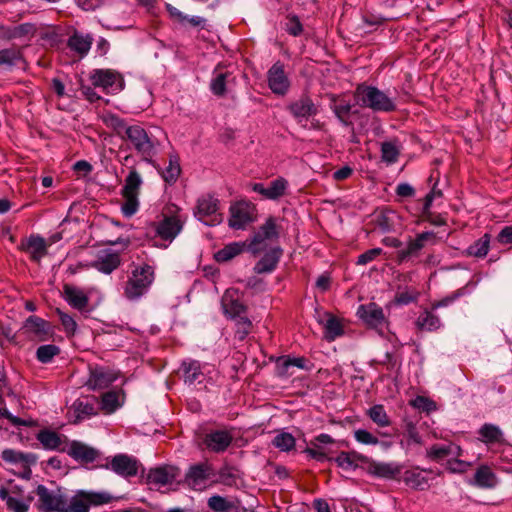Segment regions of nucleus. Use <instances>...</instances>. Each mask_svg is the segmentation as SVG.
<instances>
[{
	"label": "nucleus",
	"mask_w": 512,
	"mask_h": 512,
	"mask_svg": "<svg viewBox=\"0 0 512 512\" xmlns=\"http://www.w3.org/2000/svg\"><path fill=\"white\" fill-rule=\"evenodd\" d=\"M154 281V269L148 264L132 270L123 284V295L130 301H136L144 296Z\"/></svg>",
	"instance_id": "nucleus-1"
},
{
	"label": "nucleus",
	"mask_w": 512,
	"mask_h": 512,
	"mask_svg": "<svg viewBox=\"0 0 512 512\" xmlns=\"http://www.w3.org/2000/svg\"><path fill=\"white\" fill-rule=\"evenodd\" d=\"M356 104L377 112H392L396 109L393 100L374 86L359 84L354 91Z\"/></svg>",
	"instance_id": "nucleus-2"
},
{
	"label": "nucleus",
	"mask_w": 512,
	"mask_h": 512,
	"mask_svg": "<svg viewBox=\"0 0 512 512\" xmlns=\"http://www.w3.org/2000/svg\"><path fill=\"white\" fill-rule=\"evenodd\" d=\"M219 206V200L213 195H202L197 200L194 216L205 225H219L223 221V215L220 212Z\"/></svg>",
	"instance_id": "nucleus-3"
},
{
	"label": "nucleus",
	"mask_w": 512,
	"mask_h": 512,
	"mask_svg": "<svg viewBox=\"0 0 512 512\" xmlns=\"http://www.w3.org/2000/svg\"><path fill=\"white\" fill-rule=\"evenodd\" d=\"M123 139L131 143L132 147L142 155L143 160L151 163V158L155 152V145L142 126L130 125L126 129Z\"/></svg>",
	"instance_id": "nucleus-4"
},
{
	"label": "nucleus",
	"mask_w": 512,
	"mask_h": 512,
	"mask_svg": "<svg viewBox=\"0 0 512 512\" xmlns=\"http://www.w3.org/2000/svg\"><path fill=\"white\" fill-rule=\"evenodd\" d=\"M112 496L106 492L79 491L66 504V512H89L91 506L107 504Z\"/></svg>",
	"instance_id": "nucleus-5"
},
{
	"label": "nucleus",
	"mask_w": 512,
	"mask_h": 512,
	"mask_svg": "<svg viewBox=\"0 0 512 512\" xmlns=\"http://www.w3.org/2000/svg\"><path fill=\"white\" fill-rule=\"evenodd\" d=\"M89 80L94 87L110 94H116L124 88L122 75L112 69H94L89 75Z\"/></svg>",
	"instance_id": "nucleus-6"
},
{
	"label": "nucleus",
	"mask_w": 512,
	"mask_h": 512,
	"mask_svg": "<svg viewBox=\"0 0 512 512\" xmlns=\"http://www.w3.org/2000/svg\"><path fill=\"white\" fill-rule=\"evenodd\" d=\"M436 235L434 232L426 231L416 235L415 238H409L404 248L399 249L395 255V261L398 264L405 263L413 258L420 256L421 250L427 242L434 243Z\"/></svg>",
	"instance_id": "nucleus-7"
},
{
	"label": "nucleus",
	"mask_w": 512,
	"mask_h": 512,
	"mask_svg": "<svg viewBox=\"0 0 512 512\" xmlns=\"http://www.w3.org/2000/svg\"><path fill=\"white\" fill-rule=\"evenodd\" d=\"M106 468L123 478L134 477L140 469H143L142 464L135 457L127 454L115 455Z\"/></svg>",
	"instance_id": "nucleus-8"
},
{
	"label": "nucleus",
	"mask_w": 512,
	"mask_h": 512,
	"mask_svg": "<svg viewBox=\"0 0 512 512\" xmlns=\"http://www.w3.org/2000/svg\"><path fill=\"white\" fill-rule=\"evenodd\" d=\"M214 474L213 467L208 462L192 465L185 476V481L194 490L202 491L208 486V481Z\"/></svg>",
	"instance_id": "nucleus-9"
},
{
	"label": "nucleus",
	"mask_w": 512,
	"mask_h": 512,
	"mask_svg": "<svg viewBox=\"0 0 512 512\" xmlns=\"http://www.w3.org/2000/svg\"><path fill=\"white\" fill-rule=\"evenodd\" d=\"M229 226L233 229H244L254 221L255 208L248 202L240 201L230 206Z\"/></svg>",
	"instance_id": "nucleus-10"
},
{
	"label": "nucleus",
	"mask_w": 512,
	"mask_h": 512,
	"mask_svg": "<svg viewBox=\"0 0 512 512\" xmlns=\"http://www.w3.org/2000/svg\"><path fill=\"white\" fill-rule=\"evenodd\" d=\"M70 411L69 423L78 424L87 418L97 415V400L93 396L78 398L73 402Z\"/></svg>",
	"instance_id": "nucleus-11"
},
{
	"label": "nucleus",
	"mask_w": 512,
	"mask_h": 512,
	"mask_svg": "<svg viewBox=\"0 0 512 512\" xmlns=\"http://www.w3.org/2000/svg\"><path fill=\"white\" fill-rule=\"evenodd\" d=\"M93 288H80L74 285H66V302L82 314L91 311L89 301Z\"/></svg>",
	"instance_id": "nucleus-12"
},
{
	"label": "nucleus",
	"mask_w": 512,
	"mask_h": 512,
	"mask_svg": "<svg viewBox=\"0 0 512 512\" xmlns=\"http://www.w3.org/2000/svg\"><path fill=\"white\" fill-rule=\"evenodd\" d=\"M176 212L170 216H164L163 220L160 221L156 228V233L163 240L172 241L182 230L185 218Z\"/></svg>",
	"instance_id": "nucleus-13"
},
{
	"label": "nucleus",
	"mask_w": 512,
	"mask_h": 512,
	"mask_svg": "<svg viewBox=\"0 0 512 512\" xmlns=\"http://www.w3.org/2000/svg\"><path fill=\"white\" fill-rule=\"evenodd\" d=\"M268 86L274 94L285 95L290 87V81L285 73L284 65L277 61L267 73Z\"/></svg>",
	"instance_id": "nucleus-14"
},
{
	"label": "nucleus",
	"mask_w": 512,
	"mask_h": 512,
	"mask_svg": "<svg viewBox=\"0 0 512 512\" xmlns=\"http://www.w3.org/2000/svg\"><path fill=\"white\" fill-rule=\"evenodd\" d=\"M358 316L370 327L382 329L387 324L382 307L374 302L360 305L357 311Z\"/></svg>",
	"instance_id": "nucleus-15"
},
{
	"label": "nucleus",
	"mask_w": 512,
	"mask_h": 512,
	"mask_svg": "<svg viewBox=\"0 0 512 512\" xmlns=\"http://www.w3.org/2000/svg\"><path fill=\"white\" fill-rule=\"evenodd\" d=\"M287 109L298 123L306 122L318 113L316 105L308 95H302L299 99L291 102Z\"/></svg>",
	"instance_id": "nucleus-16"
},
{
	"label": "nucleus",
	"mask_w": 512,
	"mask_h": 512,
	"mask_svg": "<svg viewBox=\"0 0 512 512\" xmlns=\"http://www.w3.org/2000/svg\"><path fill=\"white\" fill-rule=\"evenodd\" d=\"M221 306L223 313L231 319L240 317L246 312V306L240 301L236 289H227L224 292L221 298Z\"/></svg>",
	"instance_id": "nucleus-17"
},
{
	"label": "nucleus",
	"mask_w": 512,
	"mask_h": 512,
	"mask_svg": "<svg viewBox=\"0 0 512 512\" xmlns=\"http://www.w3.org/2000/svg\"><path fill=\"white\" fill-rule=\"evenodd\" d=\"M179 475V469L171 465H163L152 468L147 474V482L150 485L162 487L172 484Z\"/></svg>",
	"instance_id": "nucleus-18"
},
{
	"label": "nucleus",
	"mask_w": 512,
	"mask_h": 512,
	"mask_svg": "<svg viewBox=\"0 0 512 512\" xmlns=\"http://www.w3.org/2000/svg\"><path fill=\"white\" fill-rule=\"evenodd\" d=\"M23 330L31 339L45 341L50 335V323L38 316H29L24 322Z\"/></svg>",
	"instance_id": "nucleus-19"
},
{
	"label": "nucleus",
	"mask_w": 512,
	"mask_h": 512,
	"mask_svg": "<svg viewBox=\"0 0 512 512\" xmlns=\"http://www.w3.org/2000/svg\"><path fill=\"white\" fill-rule=\"evenodd\" d=\"M232 441V434L226 430L211 431L203 439L206 448L215 453L224 452L231 445Z\"/></svg>",
	"instance_id": "nucleus-20"
},
{
	"label": "nucleus",
	"mask_w": 512,
	"mask_h": 512,
	"mask_svg": "<svg viewBox=\"0 0 512 512\" xmlns=\"http://www.w3.org/2000/svg\"><path fill=\"white\" fill-rule=\"evenodd\" d=\"M92 41L93 39L89 35L74 31L66 43V46L75 53L70 62H77L84 58L91 48Z\"/></svg>",
	"instance_id": "nucleus-21"
},
{
	"label": "nucleus",
	"mask_w": 512,
	"mask_h": 512,
	"mask_svg": "<svg viewBox=\"0 0 512 512\" xmlns=\"http://www.w3.org/2000/svg\"><path fill=\"white\" fill-rule=\"evenodd\" d=\"M67 454L81 464L92 463L99 456L98 450L80 441H72Z\"/></svg>",
	"instance_id": "nucleus-22"
},
{
	"label": "nucleus",
	"mask_w": 512,
	"mask_h": 512,
	"mask_svg": "<svg viewBox=\"0 0 512 512\" xmlns=\"http://www.w3.org/2000/svg\"><path fill=\"white\" fill-rule=\"evenodd\" d=\"M279 237V231L276 225V220L270 217L266 222L260 226L258 232L254 235L249 248L253 253H257L259 244L266 240H275Z\"/></svg>",
	"instance_id": "nucleus-23"
},
{
	"label": "nucleus",
	"mask_w": 512,
	"mask_h": 512,
	"mask_svg": "<svg viewBox=\"0 0 512 512\" xmlns=\"http://www.w3.org/2000/svg\"><path fill=\"white\" fill-rule=\"evenodd\" d=\"M121 264L120 254L111 250H102L91 266L104 274H110Z\"/></svg>",
	"instance_id": "nucleus-24"
},
{
	"label": "nucleus",
	"mask_w": 512,
	"mask_h": 512,
	"mask_svg": "<svg viewBox=\"0 0 512 512\" xmlns=\"http://www.w3.org/2000/svg\"><path fill=\"white\" fill-rule=\"evenodd\" d=\"M36 495L38 496L40 510L44 512H64V509L61 508L63 504L61 498L56 496L52 491H49L44 485H38Z\"/></svg>",
	"instance_id": "nucleus-25"
},
{
	"label": "nucleus",
	"mask_w": 512,
	"mask_h": 512,
	"mask_svg": "<svg viewBox=\"0 0 512 512\" xmlns=\"http://www.w3.org/2000/svg\"><path fill=\"white\" fill-rule=\"evenodd\" d=\"M21 249L30 255V259L39 262L47 252V242L39 235H31L21 243Z\"/></svg>",
	"instance_id": "nucleus-26"
},
{
	"label": "nucleus",
	"mask_w": 512,
	"mask_h": 512,
	"mask_svg": "<svg viewBox=\"0 0 512 512\" xmlns=\"http://www.w3.org/2000/svg\"><path fill=\"white\" fill-rule=\"evenodd\" d=\"M432 470H422L419 468H413L406 470L402 475L403 482L410 488L416 490H425L429 487V474H432Z\"/></svg>",
	"instance_id": "nucleus-27"
},
{
	"label": "nucleus",
	"mask_w": 512,
	"mask_h": 512,
	"mask_svg": "<svg viewBox=\"0 0 512 512\" xmlns=\"http://www.w3.org/2000/svg\"><path fill=\"white\" fill-rule=\"evenodd\" d=\"M462 448L455 443L434 444L426 451V456L436 462H440L447 457H461Z\"/></svg>",
	"instance_id": "nucleus-28"
},
{
	"label": "nucleus",
	"mask_w": 512,
	"mask_h": 512,
	"mask_svg": "<svg viewBox=\"0 0 512 512\" xmlns=\"http://www.w3.org/2000/svg\"><path fill=\"white\" fill-rule=\"evenodd\" d=\"M115 380L116 376L112 371L102 367H96L90 371L87 385L94 390L103 389L108 387Z\"/></svg>",
	"instance_id": "nucleus-29"
},
{
	"label": "nucleus",
	"mask_w": 512,
	"mask_h": 512,
	"mask_svg": "<svg viewBox=\"0 0 512 512\" xmlns=\"http://www.w3.org/2000/svg\"><path fill=\"white\" fill-rule=\"evenodd\" d=\"M366 463L367 473L375 477L393 479L400 473V469L391 463L377 462L369 458Z\"/></svg>",
	"instance_id": "nucleus-30"
},
{
	"label": "nucleus",
	"mask_w": 512,
	"mask_h": 512,
	"mask_svg": "<svg viewBox=\"0 0 512 512\" xmlns=\"http://www.w3.org/2000/svg\"><path fill=\"white\" fill-rule=\"evenodd\" d=\"M185 383L190 385L202 383L204 380V372L201 363L197 360L183 361L181 365Z\"/></svg>",
	"instance_id": "nucleus-31"
},
{
	"label": "nucleus",
	"mask_w": 512,
	"mask_h": 512,
	"mask_svg": "<svg viewBox=\"0 0 512 512\" xmlns=\"http://www.w3.org/2000/svg\"><path fill=\"white\" fill-rule=\"evenodd\" d=\"M326 320H319L324 328V338L328 342H332L344 334V326L340 319L330 313H325Z\"/></svg>",
	"instance_id": "nucleus-32"
},
{
	"label": "nucleus",
	"mask_w": 512,
	"mask_h": 512,
	"mask_svg": "<svg viewBox=\"0 0 512 512\" xmlns=\"http://www.w3.org/2000/svg\"><path fill=\"white\" fill-rule=\"evenodd\" d=\"M333 460L338 465V467L349 471L357 469L359 462H368V457L356 451H341Z\"/></svg>",
	"instance_id": "nucleus-33"
},
{
	"label": "nucleus",
	"mask_w": 512,
	"mask_h": 512,
	"mask_svg": "<svg viewBox=\"0 0 512 512\" xmlns=\"http://www.w3.org/2000/svg\"><path fill=\"white\" fill-rule=\"evenodd\" d=\"M282 256V249L279 247L271 249L256 263L254 271L258 274L270 273L277 267Z\"/></svg>",
	"instance_id": "nucleus-34"
},
{
	"label": "nucleus",
	"mask_w": 512,
	"mask_h": 512,
	"mask_svg": "<svg viewBox=\"0 0 512 512\" xmlns=\"http://www.w3.org/2000/svg\"><path fill=\"white\" fill-rule=\"evenodd\" d=\"M306 363L307 360L304 357L292 358L290 356H281L276 360L277 375L282 378L289 377L292 375L290 372L291 367L307 369Z\"/></svg>",
	"instance_id": "nucleus-35"
},
{
	"label": "nucleus",
	"mask_w": 512,
	"mask_h": 512,
	"mask_svg": "<svg viewBox=\"0 0 512 512\" xmlns=\"http://www.w3.org/2000/svg\"><path fill=\"white\" fill-rule=\"evenodd\" d=\"M331 108L335 113L336 117L340 120L344 125H348L350 114L352 111V105L349 101L345 100L342 97L331 95Z\"/></svg>",
	"instance_id": "nucleus-36"
},
{
	"label": "nucleus",
	"mask_w": 512,
	"mask_h": 512,
	"mask_svg": "<svg viewBox=\"0 0 512 512\" xmlns=\"http://www.w3.org/2000/svg\"><path fill=\"white\" fill-rule=\"evenodd\" d=\"M415 323L418 329L429 332L436 331L442 326L439 316L428 310L422 312Z\"/></svg>",
	"instance_id": "nucleus-37"
},
{
	"label": "nucleus",
	"mask_w": 512,
	"mask_h": 512,
	"mask_svg": "<svg viewBox=\"0 0 512 512\" xmlns=\"http://www.w3.org/2000/svg\"><path fill=\"white\" fill-rule=\"evenodd\" d=\"M473 483L481 488H493L497 483V478L489 466L481 465L476 470Z\"/></svg>",
	"instance_id": "nucleus-38"
},
{
	"label": "nucleus",
	"mask_w": 512,
	"mask_h": 512,
	"mask_svg": "<svg viewBox=\"0 0 512 512\" xmlns=\"http://www.w3.org/2000/svg\"><path fill=\"white\" fill-rule=\"evenodd\" d=\"M23 60V54L19 47L12 46L0 50V67L11 68Z\"/></svg>",
	"instance_id": "nucleus-39"
},
{
	"label": "nucleus",
	"mask_w": 512,
	"mask_h": 512,
	"mask_svg": "<svg viewBox=\"0 0 512 512\" xmlns=\"http://www.w3.org/2000/svg\"><path fill=\"white\" fill-rule=\"evenodd\" d=\"M100 119L108 128H111L119 137L124 138L126 129L129 128L124 119L120 118L118 115L111 112L103 113L100 116Z\"/></svg>",
	"instance_id": "nucleus-40"
},
{
	"label": "nucleus",
	"mask_w": 512,
	"mask_h": 512,
	"mask_svg": "<svg viewBox=\"0 0 512 512\" xmlns=\"http://www.w3.org/2000/svg\"><path fill=\"white\" fill-rule=\"evenodd\" d=\"M272 445L282 452H290L295 449L296 439L291 433L281 430L273 438Z\"/></svg>",
	"instance_id": "nucleus-41"
},
{
	"label": "nucleus",
	"mask_w": 512,
	"mask_h": 512,
	"mask_svg": "<svg viewBox=\"0 0 512 512\" xmlns=\"http://www.w3.org/2000/svg\"><path fill=\"white\" fill-rule=\"evenodd\" d=\"M367 416L380 428H385L391 425V420L381 404H376L367 410Z\"/></svg>",
	"instance_id": "nucleus-42"
},
{
	"label": "nucleus",
	"mask_w": 512,
	"mask_h": 512,
	"mask_svg": "<svg viewBox=\"0 0 512 512\" xmlns=\"http://www.w3.org/2000/svg\"><path fill=\"white\" fill-rule=\"evenodd\" d=\"M181 173L179 158L176 155L169 157L168 166L162 170L161 175L164 181L170 185L174 184Z\"/></svg>",
	"instance_id": "nucleus-43"
},
{
	"label": "nucleus",
	"mask_w": 512,
	"mask_h": 512,
	"mask_svg": "<svg viewBox=\"0 0 512 512\" xmlns=\"http://www.w3.org/2000/svg\"><path fill=\"white\" fill-rule=\"evenodd\" d=\"M142 185V178L136 169H131L125 179V184L122 189V195H136L138 196L139 189Z\"/></svg>",
	"instance_id": "nucleus-44"
},
{
	"label": "nucleus",
	"mask_w": 512,
	"mask_h": 512,
	"mask_svg": "<svg viewBox=\"0 0 512 512\" xmlns=\"http://www.w3.org/2000/svg\"><path fill=\"white\" fill-rule=\"evenodd\" d=\"M244 246V243H230L215 254V259L217 262H227L242 253Z\"/></svg>",
	"instance_id": "nucleus-45"
},
{
	"label": "nucleus",
	"mask_w": 512,
	"mask_h": 512,
	"mask_svg": "<svg viewBox=\"0 0 512 512\" xmlns=\"http://www.w3.org/2000/svg\"><path fill=\"white\" fill-rule=\"evenodd\" d=\"M490 247V235L484 234L481 238L476 240L472 245H470L467 249V254L469 256H474L478 258H483L487 255Z\"/></svg>",
	"instance_id": "nucleus-46"
},
{
	"label": "nucleus",
	"mask_w": 512,
	"mask_h": 512,
	"mask_svg": "<svg viewBox=\"0 0 512 512\" xmlns=\"http://www.w3.org/2000/svg\"><path fill=\"white\" fill-rule=\"evenodd\" d=\"M36 438L45 449H56L61 444L59 435L48 429L39 431Z\"/></svg>",
	"instance_id": "nucleus-47"
},
{
	"label": "nucleus",
	"mask_w": 512,
	"mask_h": 512,
	"mask_svg": "<svg viewBox=\"0 0 512 512\" xmlns=\"http://www.w3.org/2000/svg\"><path fill=\"white\" fill-rule=\"evenodd\" d=\"M479 435L485 443L500 442L503 436L499 427L493 424H484L479 430Z\"/></svg>",
	"instance_id": "nucleus-48"
},
{
	"label": "nucleus",
	"mask_w": 512,
	"mask_h": 512,
	"mask_svg": "<svg viewBox=\"0 0 512 512\" xmlns=\"http://www.w3.org/2000/svg\"><path fill=\"white\" fill-rule=\"evenodd\" d=\"M288 187V181L283 177H278L270 182L267 187V199L277 200L282 197Z\"/></svg>",
	"instance_id": "nucleus-49"
},
{
	"label": "nucleus",
	"mask_w": 512,
	"mask_h": 512,
	"mask_svg": "<svg viewBox=\"0 0 512 512\" xmlns=\"http://www.w3.org/2000/svg\"><path fill=\"white\" fill-rule=\"evenodd\" d=\"M101 410L105 414H111L115 412L119 407V395L114 391L106 392L101 397Z\"/></svg>",
	"instance_id": "nucleus-50"
},
{
	"label": "nucleus",
	"mask_w": 512,
	"mask_h": 512,
	"mask_svg": "<svg viewBox=\"0 0 512 512\" xmlns=\"http://www.w3.org/2000/svg\"><path fill=\"white\" fill-rule=\"evenodd\" d=\"M61 349L53 344L41 345L37 348L36 358L39 362L50 363L54 356L60 354Z\"/></svg>",
	"instance_id": "nucleus-51"
},
{
	"label": "nucleus",
	"mask_w": 512,
	"mask_h": 512,
	"mask_svg": "<svg viewBox=\"0 0 512 512\" xmlns=\"http://www.w3.org/2000/svg\"><path fill=\"white\" fill-rule=\"evenodd\" d=\"M231 77V73H215L210 83V89L216 96H223L226 93L227 79Z\"/></svg>",
	"instance_id": "nucleus-52"
},
{
	"label": "nucleus",
	"mask_w": 512,
	"mask_h": 512,
	"mask_svg": "<svg viewBox=\"0 0 512 512\" xmlns=\"http://www.w3.org/2000/svg\"><path fill=\"white\" fill-rule=\"evenodd\" d=\"M36 32V27L32 23H22L20 25H17L13 28H11L8 31V38L9 39H20L24 37H32L34 36Z\"/></svg>",
	"instance_id": "nucleus-53"
},
{
	"label": "nucleus",
	"mask_w": 512,
	"mask_h": 512,
	"mask_svg": "<svg viewBox=\"0 0 512 512\" xmlns=\"http://www.w3.org/2000/svg\"><path fill=\"white\" fill-rule=\"evenodd\" d=\"M234 320H235V326H236L235 337L239 341H243L252 330V322L245 315L234 318Z\"/></svg>",
	"instance_id": "nucleus-54"
},
{
	"label": "nucleus",
	"mask_w": 512,
	"mask_h": 512,
	"mask_svg": "<svg viewBox=\"0 0 512 512\" xmlns=\"http://www.w3.org/2000/svg\"><path fill=\"white\" fill-rule=\"evenodd\" d=\"M72 175L75 179L80 180L88 177L93 171V166L86 160H79L71 167Z\"/></svg>",
	"instance_id": "nucleus-55"
},
{
	"label": "nucleus",
	"mask_w": 512,
	"mask_h": 512,
	"mask_svg": "<svg viewBox=\"0 0 512 512\" xmlns=\"http://www.w3.org/2000/svg\"><path fill=\"white\" fill-rule=\"evenodd\" d=\"M1 458L5 462L13 464L28 463L30 455L23 454L22 452L14 449H4L1 453Z\"/></svg>",
	"instance_id": "nucleus-56"
},
{
	"label": "nucleus",
	"mask_w": 512,
	"mask_h": 512,
	"mask_svg": "<svg viewBox=\"0 0 512 512\" xmlns=\"http://www.w3.org/2000/svg\"><path fill=\"white\" fill-rule=\"evenodd\" d=\"M382 160L386 163H395L399 156V149L393 142H384L381 146Z\"/></svg>",
	"instance_id": "nucleus-57"
},
{
	"label": "nucleus",
	"mask_w": 512,
	"mask_h": 512,
	"mask_svg": "<svg viewBox=\"0 0 512 512\" xmlns=\"http://www.w3.org/2000/svg\"><path fill=\"white\" fill-rule=\"evenodd\" d=\"M353 435L358 443L364 445L376 446L380 443L379 438L366 429H357L353 432Z\"/></svg>",
	"instance_id": "nucleus-58"
},
{
	"label": "nucleus",
	"mask_w": 512,
	"mask_h": 512,
	"mask_svg": "<svg viewBox=\"0 0 512 512\" xmlns=\"http://www.w3.org/2000/svg\"><path fill=\"white\" fill-rule=\"evenodd\" d=\"M410 405L418 410L424 412H432L436 410V403L428 397L417 396L410 401Z\"/></svg>",
	"instance_id": "nucleus-59"
},
{
	"label": "nucleus",
	"mask_w": 512,
	"mask_h": 512,
	"mask_svg": "<svg viewBox=\"0 0 512 512\" xmlns=\"http://www.w3.org/2000/svg\"><path fill=\"white\" fill-rule=\"evenodd\" d=\"M208 507L215 512H227L232 504L222 496L213 495L208 499Z\"/></svg>",
	"instance_id": "nucleus-60"
},
{
	"label": "nucleus",
	"mask_w": 512,
	"mask_h": 512,
	"mask_svg": "<svg viewBox=\"0 0 512 512\" xmlns=\"http://www.w3.org/2000/svg\"><path fill=\"white\" fill-rule=\"evenodd\" d=\"M446 469L451 473H465L472 466L470 462L463 461L459 457H452L446 462Z\"/></svg>",
	"instance_id": "nucleus-61"
},
{
	"label": "nucleus",
	"mask_w": 512,
	"mask_h": 512,
	"mask_svg": "<svg viewBox=\"0 0 512 512\" xmlns=\"http://www.w3.org/2000/svg\"><path fill=\"white\" fill-rule=\"evenodd\" d=\"M125 202L123 203L121 210L126 217L134 215L139 207L138 196L136 195H123Z\"/></svg>",
	"instance_id": "nucleus-62"
},
{
	"label": "nucleus",
	"mask_w": 512,
	"mask_h": 512,
	"mask_svg": "<svg viewBox=\"0 0 512 512\" xmlns=\"http://www.w3.org/2000/svg\"><path fill=\"white\" fill-rule=\"evenodd\" d=\"M284 29L292 36H299L303 32V26L295 15H290L286 18Z\"/></svg>",
	"instance_id": "nucleus-63"
},
{
	"label": "nucleus",
	"mask_w": 512,
	"mask_h": 512,
	"mask_svg": "<svg viewBox=\"0 0 512 512\" xmlns=\"http://www.w3.org/2000/svg\"><path fill=\"white\" fill-rule=\"evenodd\" d=\"M461 295H463V289H458L450 295L442 298L441 300L435 301L431 305L432 310H437L442 307H447L453 304Z\"/></svg>",
	"instance_id": "nucleus-64"
}]
</instances>
